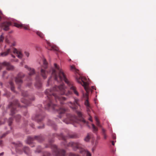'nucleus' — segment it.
Masks as SVG:
<instances>
[{"label":"nucleus","instance_id":"1","mask_svg":"<svg viewBox=\"0 0 156 156\" xmlns=\"http://www.w3.org/2000/svg\"><path fill=\"white\" fill-rule=\"evenodd\" d=\"M66 91L64 84H62L60 86H55L51 89H47L45 92L48 100L44 102L45 108L47 109L52 108L53 110H57L58 113L59 114V117L60 118L62 117V114L67 112V110L63 107H59L54 104V99L56 102L59 101L62 105L64 104V101L66 100V98L62 96L56 95L55 92H57L61 95L65 94L66 96H69L71 94V93L70 91H69L67 93H66Z\"/></svg>","mask_w":156,"mask_h":156},{"label":"nucleus","instance_id":"2","mask_svg":"<svg viewBox=\"0 0 156 156\" xmlns=\"http://www.w3.org/2000/svg\"><path fill=\"white\" fill-rule=\"evenodd\" d=\"M55 69L52 68L51 70V77H53L54 80L58 82L64 81L70 88V90L77 96H79V93L76 90V87L74 85L72 82L69 81L66 78L62 70L56 64H54Z\"/></svg>","mask_w":156,"mask_h":156},{"label":"nucleus","instance_id":"3","mask_svg":"<svg viewBox=\"0 0 156 156\" xmlns=\"http://www.w3.org/2000/svg\"><path fill=\"white\" fill-rule=\"evenodd\" d=\"M60 139H61L64 140L63 144L67 145L68 147H72L74 151L79 150L80 152L83 154H86V156H91L90 153L88 151L84 149L83 148V146L78 142H70L66 144V136L61 133L59 135Z\"/></svg>","mask_w":156,"mask_h":156},{"label":"nucleus","instance_id":"4","mask_svg":"<svg viewBox=\"0 0 156 156\" xmlns=\"http://www.w3.org/2000/svg\"><path fill=\"white\" fill-rule=\"evenodd\" d=\"M78 118L74 115L70 114H67L66 118L63 120V121L66 124H73L74 123H79L80 122L84 124H87V122L85 120L83 117V115L81 112H77Z\"/></svg>","mask_w":156,"mask_h":156},{"label":"nucleus","instance_id":"5","mask_svg":"<svg viewBox=\"0 0 156 156\" xmlns=\"http://www.w3.org/2000/svg\"><path fill=\"white\" fill-rule=\"evenodd\" d=\"M70 69L73 71L75 74H77L76 75V79L77 81L79 83L81 84L84 87V88L87 92H88L90 90L92 92V90L90 89H87L86 87L87 85V83L84 81V78L81 75L80 72V71L76 69L74 66H70Z\"/></svg>","mask_w":156,"mask_h":156},{"label":"nucleus","instance_id":"6","mask_svg":"<svg viewBox=\"0 0 156 156\" xmlns=\"http://www.w3.org/2000/svg\"><path fill=\"white\" fill-rule=\"evenodd\" d=\"M53 141V139L49 141V144L46 145L45 147H50L52 150L53 154L55 156H65L66 153L65 151L58 149L56 146L52 144Z\"/></svg>","mask_w":156,"mask_h":156},{"label":"nucleus","instance_id":"7","mask_svg":"<svg viewBox=\"0 0 156 156\" xmlns=\"http://www.w3.org/2000/svg\"><path fill=\"white\" fill-rule=\"evenodd\" d=\"M12 52L16 54L17 57L19 58H22L23 56L22 53L20 51L18 50L12 46L7 49L6 51L1 53V55L3 57L5 56L10 53L11 54L12 57L15 58V56L12 54Z\"/></svg>","mask_w":156,"mask_h":156},{"label":"nucleus","instance_id":"8","mask_svg":"<svg viewBox=\"0 0 156 156\" xmlns=\"http://www.w3.org/2000/svg\"><path fill=\"white\" fill-rule=\"evenodd\" d=\"M20 106L17 100H15L12 102H10L8 105V108L10 109L11 115H13L16 113L17 111L16 108Z\"/></svg>","mask_w":156,"mask_h":156},{"label":"nucleus","instance_id":"9","mask_svg":"<svg viewBox=\"0 0 156 156\" xmlns=\"http://www.w3.org/2000/svg\"><path fill=\"white\" fill-rule=\"evenodd\" d=\"M47 67V62L46 59L43 60V66L40 69V74L44 79H45L47 76L48 73L46 70Z\"/></svg>","mask_w":156,"mask_h":156},{"label":"nucleus","instance_id":"10","mask_svg":"<svg viewBox=\"0 0 156 156\" xmlns=\"http://www.w3.org/2000/svg\"><path fill=\"white\" fill-rule=\"evenodd\" d=\"M79 101V100L78 99L75 98L73 103L69 102L68 103V104L72 109L73 110H76L78 108V106H80Z\"/></svg>","mask_w":156,"mask_h":156},{"label":"nucleus","instance_id":"11","mask_svg":"<svg viewBox=\"0 0 156 156\" xmlns=\"http://www.w3.org/2000/svg\"><path fill=\"white\" fill-rule=\"evenodd\" d=\"M12 144L14 147L16 151V153L19 154H21L23 153V151L22 150V144L19 142L15 143H12Z\"/></svg>","mask_w":156,"mask_h":156},{"label":"nucleus","instance_id":"12","mask_svg":"<svg viewBox=\"0 0 156 156\" xmlns=\"http://www.w3.org/2000/svg\"><path fill=\"white\" fill-rule=\"evenodd\" d=\"M34 140H37L39 141L40 142L43 140V139L42 137L41 136H35L34 137H32L30 136H29L27 137V143L29 144L32 143Z\"/></svg>","mask_w":156,"mask_h":156},{"label":"nucleus","instance_id":"13","mask_svg":"<svg viewBox=\"0 0 156 156\" xmlns=\"http://www.w3.org/2000/svg\"><path fill=\"white\" fill-rule=\"evenodd\" d=\"M24 76V75L22 73H19L16 78L15 82L16 84L18 85V89H20V85L22 83L23 81L22 79Z\"/></svg>","mask_w":156,"mask_h":156},{"label":"nucleus","instance_id":"14","mask_svg":"<svg viewBox=\"0 0 156 156\" xmlns=\"http://www.w3.org/2000/svg\"><path fill=\"white\" fill-rule=\"evenodd\" d=\"M3 66H6V69L8 70H12L14 69V67L11 65L10 63L6 62L2 63H0V70H1Z\"/></svg>","mask_w":156,"mask_h":156},{"label":"nucleus","instance_id":"15","mask_svg":"<svg viewBox=\"0 0 156 156\" xmlns=\"http://www.w3.org/2000/svg\"><path fill=\"white\" fill-rule=\"evenodd\" d=\"M47 43L48 45L47 48L50 50H54L56 51H58L59 49L55 45L51 44L48 41H47Z\"/></svg>","mask_w":156,"mask_h":156},{"label":"nucleus","instance_id":"16","mask_svg":"<svg viewBox=\"0 0 156 156\" xmlns=\"http://www.w3.org/2000/svg\"><path fill=\"white\" fill-rule=\"evenodd\" d=\"M10 22H4L2 23L0 25V27L4 30L7 31L9 29V27L11 25Z\"/></svg>","mask_w":156,"mask_h":156},{"label":"nucleus","instance_id":"17","mask_svg":"<svg viewBox=\"0 0 156 156\" xmlns=\"http://www.w3.org/2000/svg\"><path fill=\"white\" fill-rule=\"evenodd\" d=\"M85 105L86 106L87 108V111L89 115L90 116L89 118H88V119L91 122H92V117L90 115L89 112L90 111V109L91 108V106L90 105V104L88 102V99L86 100L85 102Z\"/></svg>","mask_w":156,"mask_h":156},{"label":"nucleus","instance_id":"18","mask_svg":"<svg viewBox=\"0 0 156 156\" xmlns=\"http://www.w3.org/2000/svg\"><path fill=\"white\" fill-rule=\"evenodd\" d=\"M36 80L35 86L37 88H40L41 87L42 84L41 82V79L40 77L38 76H37L36 78Z\"/></svg>","mask_w":156,"mask_h":156},{"label":"nucleus","instance_id":"19","mask_svg":"<svg viewBox=\"0 0 156 156\" xmlns=\"http://www.w3.org/2000/svg\"><path fill=\"white\" fill-rule=\"evenodd\" d=\"M14 26L18 28H23L26 30H29V27L28 25L14 23Z\"/></svg>","mask_w":156,"mask_h":156},{"label":"nucleus","instance_id":"20","mask_svg":"<svg viewBox=\"0 0 156 156\" xmlns=\"http://www.w3.org/2000/svg\"><path fill=\"white\" fill-rule=\"evenodd\" d=\"M25 68L28 69L29 71V77L28 78V80H30V76L35 73L34 69L29 68L27 65L25 66Z\"/></svg>","mask_w":156,"mask_h":156},{"label":"nucleus","instance_id":"21","mask_svg":"<svg viewBox=\"0 0 156 156\" xmlns=\"http://www.w3.org/2000/svg\"><path fill=\"white\" fill-rule=\"evenodd\" d=\"M34 100V97H32V99H30V101H28L26 100L24 98H22L21 100V102L23 103H24L25 105L24 106V107H26L27 106H28L29 104H30L31 103V101H33Z\"/></svg>","mask_w":156,"mask_h":156},{"label":"nucleus","instance_id":"22","mask_svg":"<svg viewBox=\"0 0 156 156\" xmlns=\"http://www.w3.org/2000/svg\"><path fill=\"white\" fill-rule=\"evenodd\" d=\"M43 119L42 116L40 115H36L34 117H33L32 119L33 120H35L38 122H40Z\"/></svg>","mask_w":156,"mask_h":156},{"label":"nucleus","instance_id":"23","mask_svg":"<svg viewBox=\"0 0 156 156\" xmlns=\"http://www.w3.org/2000/svg\"><path fill=\"white\" fill-rule=\"evenodd\" d=\"M66 136L70 138H75L78 137L77 135L75 133L70 134L68 133Z\"/></svg>","mask_w":156,"mask_h":156},{"label":"nucleus","instance_id":"24","mask_svg":"<svg viewBox=\"0 0 156 156\" xmlns=\"http://www.w3.org/2000/svg\"><path fill=\"white\" fill-rule=\"evenodd\" d=\"M48 125L52 126L55 129H56L55 124L54 123V122L51 120H48Z\"/></svg>","mask_w":156,"mask_h":156},{"label":"nucleus","instance_id":"25","mask_svg":"<svg viewBox=\"0 0 156 156\" xmlns=\"http://www.w3.org/2000/svg\"><path fill=\"white\" fill-rule=\"evenodd\" d=\"M92 135V134L91 133H88L87 134V136L84 139V140L86 142L88 141Z\"/></svg>","mask_w":156,"mask_h":156},{"label":"nucleus","instance_id":"26","mask_svg":"<svg viewBox=\"0 0 156 156\" xmlns=\"http://www.w3.org/2000/svg\"><path fill=\"white\" fill-rule=\"evenodd\" d=\"M9 86L10 87L11 90L13 92H15L14 89L15 87H14V85L13 82L12 81H10L9 82Z\"/></svg>","mask_w":156,"mask_h":156},{"label":"nucleus","instance_id":"27","mask_svg":"<svg viewBox=\"0 0 156 156\" xmlns=\"http://www.w3.org/2000/svg\"><path fill=\"white\" fill-rule=\"evenodd\" d=\"M23 151L25 153L27 154H29L30 153V150L29 147H25L23 148Z\"/></svg>","mask_w":156,"mask_h":156},{"label":"nucleus","instance_id":"28","mask_svg":"<svg viewBox=\"0 0 156 156\" xmlns=\"http://www.w3.org/2000/svg\"><path fill=\"white\" fill-rule=\"evenodd\" d=\"M36 34L41 38H43L44 37V34L41 32L39 31H37L36 32Z\"/></svg>","mask_w":156,"mask_h":156},{"label":"nucleus","instance_id":"29","mask_svg":"<svg viewBox=\"0 0 156 156\" xmlns=\"http://www.w3.org/2000/svg\"><path fill=\"white\" fill-rule=\"evenodd\" d=\"M95 120L96 122V124L99 127H101V126L100 124L98 118L96 117H95Z\"/></svg>","mask_w":156,"mask_h":156},{"label":"nucleus","instance_id":"30","mask_svg":"<svg viewBox=\"0 0 156 156\" xmlns=\"http://www.w3.org/2000/svg\"><path fill=\"white\" fill-rule=\"evenodd\" d=\"M92 126L93 132L94 133H96L98 130V128H97L93 124H92Z\"/></svg>","mask_w":156,"mask_h":156},{"label":"nucleus","instance_id":"31","mask_svg":"<svg viewBox=\"0 0 156 156\" xmlns=\"http://www.w3.org/2000/svg\"><path fill=\"white\" fill-rule=\"evenodd\" d=\"M22 95L24 97H26L27 96L28 94L27 91H22Z\"/></svg>","mask_w":156,"mask_h":156},{"label":"nucleus","instance_id":"32","mask_svg":"<svg viewBox=\"0 0 156 156\" xmlns=\"http://www.w3.org/2000/svg\"><path fill=\"white\" fill-rule=\"evenodd\" d=\"M41 149L42 148L38 146L36 150L35 151V152H37L38 153H39L41 151Z\"/></svg>","mask_w":156,"mask_h":156},{"label":"nucleus","instance_id":"33","mask_svg":"<svg viewBox=\"0 0 156 156\" xmlns=\"http://www.w3.org/2000/svg\"><path fill=\"white\" fill-rule=\"evenodd\" d=\"M21 118L20 115H16L15 119L16 121H18Z\"/></svg>","mask_w":156,"mask_h":156},{"label":"nucleus","instance_id":"34","mask_svg":"<svg viewBox=\"0 0 156 156\" xmlns=\"http://www.w3.org/2000/svg\"><path fill=\"white\" fill-rule=\"evenodd\" d=\"M12 118H10L8 120L9 125V126H10L12 122Z\"/></svg>","mask_w":156,"mask_h":156},{"label":"nucleus","instance_id":"35","mask_svg":"<svg viewBox=\"0 0 156 156\" xmlns=\"http://www.w3.org/2000/svg\"><path fill=\"white\" fill-rule=\"evenodd\" d=\"M51 154L48 152H45L43 154V156H50Z\"/></svg>","mask_w":156,"mask_h":156},{"label":"nucleus","instance_id":"36","mask_svg":"<svg viewBox=\"0 0 156 156\" xmlns=\"http://www.w3.org/2000/svg\"><path fill=\"white\" fill-rule=\"evenodd\" d=\"M102 135H104L106 134V130L103 128L102 129Z\"/></svg>","mask_w":156,"mask_h":156},{"label":"nucleus","instance_id":"37","mask_svg":"<svg viewBox=\"0 0 156 156\" xmlns=\"http://www.w3.org/2000/svg\"><path fill=\"white\" fill-rule=\"evenodd\" d=\"M4 39V37L2 35H1L0 37V43L3 41Z\"/></svg>","mask_w":156,"mask_h":156},{"label":"nucleus","instance_id":"38","mask_svg":"<svg viewBox=\"0 0 156 156\" xmlns=\"http://www.w3.org/2000/svg\"><path fill=\"white\" fill-rule=\"evenodd\" d=\"M24 54L27 57H28L29 55V52H27V51H25Z\"/></svg>","mask_w":156,"mask_h":156},{"label":"nucleus","instance_id":"39","mask_svg":"<svg viewBox=\"0 0 156 156\" xmlns=\"http://www.w3.org/2000/svg\"><path fill=\"white\" fill-rule=\"evenodd\" d=\"M50 82H51V78H49L48 80V83H47V86L49 85Z\"/></svg>","mask_w":156,"mask_h":156},{"label":"nucleus","instance_id":"40","mask_svg":"<svg viewBox=\"0 0 156 156\" xmlns=\"http://www.w3.org/2000/svg\"><path fill=\"white\" fill-rule=\"evenodd\" d=\"M7 134L6 133H4V134L2 136H0V138H2L3 137H4Z\"/></svg>","mask_w":156,"mask_h":156},{"label":"nucleus","instance_id":"41","mask_svg":"<svg viewBox=\"0 0 156 156\" xmlns=\"http://www.w3.org/2000/svg\"><path fill=\"white\" fill-rule=\"evenodd\" d=\"M6 73V71H4L3 72V74H2V76L4 77V76L5 74Z\"/></svg>","mask_w":156,"mask_h":156},{"label":"nucleus","instance_id":"42","mask_svg":"<svg viewBox=\"0 0 156 156\" xmlns=\"http://www.w3.org/2000/svg\"><path fill=\"white\" fill-rule=\"evenodd\" d=\"M103 136H104V139H106L107 137L106 134H105L104 135H103Z\"/></svg>","mask_w":156,"mask_h":156},{"label":"nucleus","instance_id":"43","mask_svg":"<svg viewBox=\"0 0 156 156\" xmlns=\"http://www.w3.org/2000/svg\"><path fill=\"white\" fill-rule=\"evenodd\" d=\"M31 82H30L29 83H28L27 84V86L28 87H30L31 86Z\"/></svg>","mask_w":156,"mask_h":156},{"label":"nucleus","instance_id":"44","mask_svg":"<svg viewBox=\"0 0 156 156\" xmlns=\"http://www.w3.org/2000/svg\"><path fill=\"white\" fill-rule=\"evenodd\" d=\"M2 140H0V146H2Z\"/></svg>","mask_w":156,"mask_h":156},{"label":"nucleus","instance_id":"45","mask_svg":"<svg viewBox=\"0 0 156 156\" xmlns=\"http://www.w3.org/2000/svg\"><path fill=\"white\" fill-rule=\"evenodd\" d=\"M112 138H113V139H114V140L115 139H116V136H115L113 135V136H112Z\"/></svg>","mask_w":156,"mask_h":156},{"label":"nucleus","instance_id":"46","mask_svg":"<svg viewBox=\"0 0 156 156\" xmlns=\"http://www.w3.org/2000/svg\"><path fill=\"white\" fill-rule=\"evenodd\" d=\"M5 42L8 43H9V40H8L7 39H6L5 40Z\"/></svg>","mask_w":156,"mask_h":156},{"label":"nucleus","instance_id":"47","mask_svg":"<svg viewBox=\"0 0 156 156\" xmlns=\"http://www.w3.org/2000/svg\"><path fill=\"white\" fill-rule=\"evenodd\" d=\"M91 88L92 89H96L95 87L94 86H92Z\"/></svg>","mask_w":156,"mask_h":156},{"label":"nucleus","instance_id":"48","mask_svg":"<svg viewBox=\"0 0 156 156\" xmlns=\"http://www.w3.org/2000/svg\"><path fill=\"white\" fill-rule=\"evenodd\" d=\"M3 154H4V153L2 152V153H0V156H2L3 155Z\"/></svg>","mask_w":156,"mask_h":156},{"label":"nucleus","instance_id":"49","mask_svg":"<svg viewBox=\"0 0 156 156\" xmlns=\"http://www.w3.org/2000/svg\"><path fill=\"white\" fill-rule=\"evenodd\" d=\"M4 122H1V121L0 120V125L3 124L4 123Z\"/></svg>","mask_w":156,"mask_h":156},{"label":"nucleus","instance_id":"50","mask_svg":"<svg viewBox=\"0 0 156 156\" xmlns=\"http://www.w3.org/2000/svg\"><path fill=\"white\" fill-rule=\"evenodd\" d=\"M112 144L113 145H115V143L114 142V141H112Z\"/></svg>","mask_w":156,"mask_h":156},{"label":"nucleus","instance_id":"51","mask_svg":"<svg viewBox=\"0 0 156 156\" xmlns=\"http://www.w3.org/2000/svg\"><path fill=\"white\" fill-rule=\"evenodd\" d=\"M38 128L39 129H40V128H43V126H39L38 127Z\"/></svg>","mask_w":156,"mask_h":156},{"label":"nucleus","instance_id":"52","mask_svg":"<svg viewBox=\"0 0 156 156\" xmlns=\"http://www.w3.org/2000/svg\"><path fill=\"white\" fill-rule=\"evenodd\" d=\"M18 59H16V60H14V61H16V62H17V61H18Z\"/></svg>","mask_w":156,"mask_h":156},{"label":"nucleus","instance_id":"53","mask_svg":"<svg viewBox=\"0 0 156 156\" xmlns=\"http://www.w3.org/2000/svg\"><path fill=\"white\" fill-rule=\"evenodd\" d=\"M0 84H1V86H2V83H0Z\"/></svg>","mask_w":156,"mask_h":156},{"label":"nucleus","instance_id":"54","mask_svg":"<svg viewBox=\"0 0 156 156\" xmlns=\"http://www.w3.org/2000/svg\"><path fill=\"white\" fill-rule=\"evenodd\" d=\"M15 45V43H14L13 44H12V46H14Z\"/></svg>","mask_w":156,"mask_h":156},{"label":"nucleus","instance_id":"55","mask_svg":"<svg viewBox=\"0 0 156 156\" xmlns=\"http://www.w3.org/2000/svg\"><path fill=\"white\" fill-rule=\"evenodd\" d=\"M98 139H99L100 137L99 136H98Z\"/></svg>","mask_w":156,"mask_h":156},{"label":"nucleus","instance_id":"56","mask_svg":"<svg viewBox=\"0 0 156 156\" xmlns=\"http://www.w3.org/2000/svg\"><path fill=\"white\" fill-rule=\"evenodd\" d=\"M1 19V16H0V20Z\"/></svg>","mask_w":156,"mask_h":156},{"label":"nucleus","instance_id":"57","mask_svg":"<svg viewBox=\"0 0 156 156\" xmlns=\"http://www.w3.org/2000/svg\"><path fill=\"white\" fill-rule=\"evenodd\" d=\"M56 136H58V135L57 134H55Z\"/></svg>","mask_w":156,"mask_h":156},{"label":"nucleus","instance_id":"58","mask_svg":"<svg viewBox=\"0 0 156 156\" xmlns=\"http://www.w3.org/2000/svg\"><path fill=\"white\" fill-rule=\"evenodd\" d=\"M0 13H1V11L0 10Z\"/></svg>","mask_w":156,"mask_h":156}]
</instances>
